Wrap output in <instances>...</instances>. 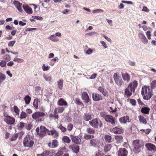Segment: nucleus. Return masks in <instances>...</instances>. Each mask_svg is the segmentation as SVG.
Masks as SVG:
<instances>
[{
  "label": "nucleus",
  "mask_w": 156,
  "mask_h": 156,
  "mask_svg": "<svg viewBox=\"0 0 156 156\" xmlns=\"http://www.w3.org/2000/svg\"><path fill=\"white\" fill-rule=\"evenodd\" d=\"M44 79L47 81H50L51 79V77L48 76H44Z\"/></svg>",
  "instance_id": "obj_52"
},
{
  "label": "nucleus",
  "mask_w": 156,
  "mask_h": 156,
  "mask_svg": "<svg viewBox=\"0 0 156 156\" xmlns=\"http://www.w3.org/2000/svg\"><path fill=\"white\" fill-rule=\"evenodd\" d=\"M62 140L65 143L69 144L71 142V140L69 138L66 136H65L62 137Z\"/></svg>",
  "instance_id": "obj_27"
},
{
  "label": "nucleus",
  "mask_w": 156,
  "mask_h": 156,
  "mask_svg": "<svg viewBox=\"0 0 156 156\" xmlns=\"http://www.w3.org/2000/svg\"><path fill=\"white\" fill-rule=\"evenodd\" d=\"M56 131L55 129H52L50 131L48 130V135L52 136Z\"/></svg>",
  "instance_id": "obj_47"
},
{
  "label": "nucleus",
  "mask_w": 156,
  "mask_h": 156,
  "mask_svg": "<svg viewBox=\"0 0 156 156\" xmlns=\"http://www.w3.org/2000/svg\"><path fill=\"white\" fill-rule=\"evenodd\" d=\"M112 131L115 133H121L123 132V130L121 127H115L112 129Z\"/></svg>",
  "instance_id": "obj_22"
},
{
  "label": "nucleus",
  "mask_w": 156,
  "mask_h": 156,
  "mask_svg": "<svg viewBox=\"0 0 156 156\" xmlns=\"http://www.w3.org/2000/svg\"><path fill=\"white\" fill-rule=\"evenodd\" d=\"M92 115L89 113H85L83 116V119L86 121H88L92 119Z\"/></svg>",
  "instance_id": "obj_21"
},
{
  "label": "nucleus",
  "mask_w": 156,
  "mask_h": 156,
  "mask_svg": "<svg viewBox=\"0 0 156 156\" xmlns=\"http://www.w3.org/2000/svg\"><path fill=\"white\" fill-rule=\"evenodd\" d=\"M73 127V124H69L67 126V129L69 131H71Z\"/></svg>",
  "instance_id": "obj_49"
},
{
  "label": "nucleus",
  "mask_w": 156,
  "mask_h": 156,
  "mask_svg": "<svg viewBox=\"0 0 156 156\" xmlns=\"http://www.w3.org/2000/svg\"><path fill=\"white\" fill-rule=\"evenodd\" d=\"M145 146L148 151L155 152L156 151V147L154 145L151 143H147Z\"/></svg>",
  "instance_id": "obj_12"
},
{
  "label": "nucleus",
  "mask_w": 156,
  "mask_h": 156,
  "mask_svg": "<svg viewBox=\"0 0 156 156\" xmlns=\"http://www.w3.org/2000/svg\"><path fill=\"white\" fill-rule=\"evenodd\" d=\"M13 4L19 12H21L22 11V9L21 7L22 5V3H20L18 1H14L13 2Z\"/></svg>",
  "instance_id": "obj_17"
},
{
  "label": "nucleus",
  "mask_w": 156,
  "mask_h": 156,
  "mask_svg": "<svg viewBox=\"0 0 156 156\" xmlns=\"http://www.w3.org/2000/svg\"><path fill=\"white\" fill-rule=\"evenodd\" d=\"M90 143L92 146L95 147L98 144V141L96 139H92L90 141Z\"/></svg>",
  "instance_id": "obj_26"
},
{
  "label": "nucleus",
  "mask_w": 156,
  "mask_h": 156,
  "mask_svg": "<svg viewBox=\"0 0 156 156\" xmlns=\"http://www.w3.org/2000/svg\"><path fill=\"white\" fill-rule=\"evenodd\" d=\"M83 137L86 140H89L93 138L94 137V136L93 135L85 134L84 135Z\"/></svg>",
  "instance_id": "obj_34"
},
{
  "label": "nucleus",
  "mask_w": 156,
  "mask_h": 156,
  "mask_svg": "<svg viewBox=\"0 0 156 156\" xmlns=\"http://www.w3.org/2000/svg\"><path fill=\"white\" fill-rule=\"evenodd\" d=\"M4 116L5 117L4 120L7 124L10 125L14 124L15 122V119L13 117L9 115H5Z\"/></svg>",
  "instance_id": "obj_10"
},
{
  "label": "nucleus",
  "mask_w": 156,
  "mask_h": 156,
  "mask_svg": "<svg viewBox=\"0 0 156 156\" xmlns=\"http://www.w3.org/2000/svg\"><path fill=\"white\" fill-rule=\"evenodd\" d=\"M100 96L97 93H93L92 94V98H100Z\"/></svg>",
  "instance_id": "obj_63"
},
{
  "label": "nucleus",
  "mask_w": 156,
  "mask_h": 156,
  "mask_svg": "<svg viewBox=\"0 0 156 156\" xmlns=\"http://www.w3.org/2000/svg\"><path fill=\"white\" fill-rule=\"evenodd\" d=\"M90 125L94 128H98L99 126L101 127L103 124L100 120L97 118H95L89 122Z\"/></svg>",
  "instance_id": "obj_7"
},
{
  "label": "nucleus",
  "mask_w": 156,
  "mask_h": 156,
  "mask_svg": "<svg viewBox=\"0 0 156 156\" xmlns=\"http://www.w3.org/2000/svg\"><path fill=\"white\" fill-rule=\"evenodd\" d=\"M136 130V127L135 125H133L130 128L131 132L133 133L135 132Z\"/></svg>",
  "instance_id": "obj_43"
},
{
  "label": "nucleus",
  "mask_w": 156,
  "mask_h": 156,
  "mask_svg": "<svg viewBox=\"0 0 156 156\" xmlns=\"http://www.w3.org/2000/svg\"><path fill=\"white\" fill-rule=\"evenodd\" d=\"M82 98H89V96L86 92H83L82 94Z\"/></svg>",
  "instance_id": "obj_58"
},
{
  "label": "nucleus",
  "mask_w": 156,
  "mask_h": 156,
  "mask_svg": "<svg viewBox=\"0 0 156 156\" xmlns=\"http://www.w3.org/2000/svg\"><path fill=\"white\" fill-rule=\"evenodd\" d=\"M119 122L122 123H126L127 122H129V117L128 116H124L119 119Z\"/></svg>",
  "instance_id": "obj_20"
},
{
  "label": "nucleus",
  "mask_w": 156,
  "mask_h": 156,
  "mask_svg": "<svg viewBox=\"0 0 156 156\" xmlns=\"http://www.w3.org/2000/svg\"><path fill=\"white\" fill-rule=\"evenodd\" d=\"M27 116V115L24 112H22L20 115V118L21 119H24Z\"/></svg>",
  "instance_id": "obj_41"
},
{
  "label": "nucleus",
  "mask_w": 156,
  "mask_h": 156,
  "mask_svg": "<svg viewBox=\"0 0 156 156\" xmlns=\"http://www.w3.org/2000/svg\"><path fill=\"white\" fill-rule=\"evenodd\" d=\"M13 114L15 116H16V115L18 116L20 113V109L16 106H14L13 108Z\"/></svg>",
  "instance_id": "obj_25"
},
{
  "label": "nucleus",
  "mask_w": 156,
  "mask_h": 156,
  "mask_svg": "<svg viewBox=\"0 0 156 156\" xmlns=\"http://www.w3.org/2000/svg\"><path fill=\"white\" fill-rule=\"evenodd\" d=\"M58 127L63 132H66L67 129L65 127L62 126V125L60 124L58 126Z\"/></svg>",
  "instance_id": "obj_40"
},
{
  "label": "nucleus",
  "mask_w": 156,
  "mask_h": 156,
  "mask_svg": "<svg viewBox=\"0 0 156 156\" xmlns=\"http://www.w3.org/2000/svg\"><path fill=\"white\" fill-rule=\"evenodd\" d=\"M25 123L21 122L18 124L17 126L19 129L21 130L25 126Z\"/></svg>",
  "instance_id": "obj_35"
},
{
  "label": "nucleus",
  "mask_w": 156,
  "mask_h": 156,
  "mask_svg": "<svg viewBox=\"0 0 156 156\" xmlns=\"http://www.w3.org/2000/svg\"><path fill=\"white\" fill-rule=\"evenodd\" d=\"M31 98H24L25 103L27 104H28L30 101Z\"/></svg>",
  "instance_id": "obj_56"
},
{
  "label": "nucleus",
  "mask_w": 156,
  "mask_h": 156,
  "mask_svg": "<svg viewBox=\"0 0 156 156\" xmlns=\"http://www.w3.org/2000/svg\"><path fill=\"white\" fill-rule=\"evenodd\" d=\"M103 10L101 9H97L93 10V13H95L96 12H103Z\"/></svg>",
  "instance_id": "obj_61"
},
{
  "label": "nucleus",
  "mask_w": 156,
  "mask_h": 156,
  "mask_svg": "<svg viewBox=\"0 0 156 156\" xmlns=\"http://www.w3.org/2000/svg\"><path fill=\"white\" fill-rule=\"evenodd\" d=\"M13 60L14 62L18 63H22L24 61L23 59L16 57L14 58Z\"/></svg>",
  "instance_id": "obj_37"
},
{
  "label": "nucleus",
  "mask_w": 156,
  "mask_h": 156,
  "mask_svg": "<svg viewBox=\"0 0 156 156\" xmlns=\"http://www.w3.org/2000/svg\"><path fill=\"white\" fill-rule=\"evenodd\" d=\"M4 59L5 60V61H8L10 60L11 58L9 55H6L3 57Z\"/></svg>",
  "instance_id": "obj_44"
},
{
  "label": "nucleus",
  "mask_w": 156,
  "mask_h": 156,
  "mask_svg": "<svg viewBox=\"0 0 156 156\" xmlns=\"http://www.w3.org/2000/svg\"><path fill=\"white\" fill-rule=\"evenodd\" d=\"M49 154V151H47L41 154H37V156H47Z\"/></svg>",
  "instance_id": "obj_39"
},
{
  "label": "nucleus",
  "mask_w": 156,
  "mask_h": 156,
  "mask_svg": "<svg viewBox=\"0 0 156 156\" xmlns=\"http://www.w3.org/2000/svg\"><path fill=\"white\" fill-rule=\"evenodd\" d=\"M71 138L72 141L76 144L80 145L81 144V140L78 136L71 135Z\"/></svg>",
  "instance_id": "obj_11"
},
{
  "label": "nucleus",
  "mask_w": 156,
  "mask_h": 156,
  "mask_svg": "<svg viewBox=\"0 0 156 156\" xmlns=\"http://www.w3.org/2000/svg\"><path fill=\"white\" fill-rule=\"evenodd\" d=\"M149 110L150 109L149 108L147 107H145L144 108H142L141 109V111L143 113L148 114L149 113Z\"/></svg>",
  "instance_id": "obj_32"
},
{
  "label": "nucleus",
  "mask_w": 156,
  "mask_h": 156,
  "mask_svg": "<svg viewBox=\"0 0 156 156\" xmlns=\"http://www.w3.org/2000/svg\"><path fill=\"white\" fill-rule=\"evenodd\" d=\"M48 129L43 126H41L40 128L37 127L36 129V131L40 137H43L45 136L46 133L48 132Z\"/></svg>",
  "instance_id": "obj_5"
},
{
  "label": "nucleus",
  "mask_w": 156,
  "mask_h": 156,
  "mask_svg": "<svg viewBox=\"0 0 156 156\" xmlns=\"http://www.w3.org/2000/svg\"><path fill=\"white\" fill-rule=\"evenodd\" d=\"M113 77L115 83L118 86L121 87L123 85L124 82L122 80L121 77L119 76L117 73H115L114 74Z\"/></svg>",
  "instance_id": "obj_8"
},
{
  "label": "nucleus",
  "mask_w": 156,
  "mask_h": 156,
  "mask_svg": "<svg viewBox=\"0 0 156 156\" xmlns=\"http://www.w3.org/2000/svg\"><path fill=\"white\" fill-rule=\"evenodd\" d=\"M138 36L140 39H142L144 37H145V36L144 35V34L142 33H140L138 34Z\"/></svg>",
  "instance_id": "obj_57"
},
{
  "label": "nucleus",
  "mask_w": 156,
  "mask_h": 156,
  "mask_svg": "<svg viewBox=\"0 0 156 156\" xmlns=\"http://www.w3.org/2000/svg\"><path fill=\"white\" fill-rule=\"evenodd\" d=\"M64 108L62 107L58 108H57L58 112L59 113L62 112L64 110Z\"/></svg>",
  "instance_id": "obj_62"
},
{
  "label": "nucleus",
  "mask_w": 156,
  "mask_h": 156,
  "mask_svg": "<svg viewBox=\"0 0 156 156\" xmlns=\"http://www.w3.org/2000/svg\"><path fill=\"white\" fill-rule=\"evenodd\" d=\"M58 104L60 106H67V102L62 98H61L58 102Z\"/></svg>",
  "instance_id": "obj_23"
},
{
  "label": "nucleus",
  "mask_w": 156,
  "mask_h": 156,
  "mask_svg": "<svg viewBox=\"0 0 156 156\" xmlns=\"http://www.w3.org/2000/svg\"><path fill=\"white\" fill-rule=\"evenodd\" d=\"M98 90L100 92L102 93V94L104 95V96H107L108 92L106 90H105L104 88L101 87H100L98 88Z\"/></svg>",
  "instance_id": "obj_24"
},
{
  "label": "nucleus",
  "mask_w": 156,
  "mask_h": 156,
  "mask_svg": "<svg viewBox=\"0 0 156 156\" xmlns=\"http://www.w3.org/2000/svg\"><path fill=\"white\" fill-rule=\"evenodd\" d=\"M50 67L48 66H46L44 64L42 66V68L43 70L44 71H48L49 70Z\"/></svg>",
  "instance_id": "obj_46"
},
{
  "label": "nucleus",
  "mask_w": 156,
  "mask_h": 156,
  "mask_svg": "<svg viewBox=\"0 0 156 156\" xmlns=\"http://www.w3.org/2000/svg\"><path fill=\"white\" fill-rule=\"evenodd\" d=\"M45 115V113L43 112H37L32 114V117L37 122H41L44 120Z\"/></svg>",
  "instance_id": "obj_3"
},
{
  "label": "nucleus",
  "mask_w": 156,
  "mask_h": 156,
  "mask_svg": "<svg viewBox=\"0 0 156 156\" xmlns=\"http://www.w3.org/2000/svg\"><path fill=\"white\" fill-rule=\"evenodd\" d=\"M146 35L148 38L149 39H151V32L150 31H147L146 32Z\"/></svg>",
  "instance_id": "obj_60"
},
{
  "label": "nucleus",
  "mask_w": 156,
  "mask_h": 156,
  "mask_svg": "<svg viewBox=\"0 0 156 156\" xmlns=\"http://www.w3.org/2000/svg\"><path fill=\"white\" fill-rule=\"evenodd\" d=\"M86 131L88 133L94 134L95 133V131L94 129L93 128H88L87 129Z\"/></svg>",
  "instance_id": "obj_36"
},
{
  "label": "nucleus",
  "mask_w": 156,
  "mask_h": 156,
  "mask_svg": "<svg viewBox=\"0 0 156 156\" xmlns=\"http://www.w3.org/2000/svg\"><path fill=\"white\" fill-rule=\"evenodd\" d=\"M42 100L40 98H35L33 103V105L36 108H37L38 105L41 103Z\"/></svg>",
  "instance_id": "obj_16"
},
{
  "label": "nucleus",
  "mask_w": 156,
  "mask_h": 156,
  "mask_svg": "<svg viewBox=\"0 0 156 156\" xmlns=\"http://www.w3.org/2000/svg\"><path fill=\"white\" fill-rule=\"evenodd\" d=\"M151 85L153 87H156V80H153L151 83Z\"/></svg>",
  "instance_id": "obj_64"
},
{
  "label": "nucleus",
  "mask_w": 156,
  "mask_h": 156,
  "mask_svg": "<svg viewBox=\"0 0 156 156\" xmlns=\"http://www.w3.org/2000/svg\"><path fill=\"white\" fill-rule=\"evenodd\" d=\"M100 43L105 48H107L106 44L104 41H100Z\"/></svg>",
  "instance_id": "obj_55"
},
{
  "label": "nucleus",
  "mask_w": 156,
  "mask_h": 156,
  "mask_svg": "<svg viewBox=\"0 0 156 156\" xmlns=\"http://www.w3.org/2000/svg\"><path fill=\"white\" fill-rule=\"evenodd\" d=\"M34 143V141L30 139L29 135L27 136L24 139L23 144L24 147L31 148L33 146Z\"/></svg>",
  "instance_id": "obj_4"
},
{
  "label": "nucleus",
  "mask_w": 156,
  "mask_h": 156,
  "mask_svg": "<svg viewBox=\"0 0 156 156\" xmlns=\"http://www.w3.org/2000/svg\"><path fill=\"white\" fill-rule=\"evenodd\" d=\"M137 84V82L136 80H135L133 82L130 83L128 87L125 90V95L127 97L130 96L132 94V92H134Z\"/></svg>",
  "instance_id": "obj_1"
},
{
  "label": "nucleus",
  "mask_w": 156,
  "mask_h": 156,
  "mask_svg": "<svg viewBox=\"0 0 156 156\" xmlns=\"http://www.w3.org/2000/svg\"><path fill=\"white\" fill-rule=\"evenodd\" d=\"M105 120L107 122L111 123L112 125H115L117 124L116 119L110 115H108L107 116H105Z\"/></svg>",
  "instance_id": "obj_9"
},
{
  "label": "nucleus",
  "mask_w": 156,
  "mask_h": 156,
  "mask_svg": "<svg viewBox=\"0 0 156 156\" xmlns=\"http://www.w3.org/2000/svg\"><path fill=\"white\" fill-rule=\"evenodd\" d=\"M23 7L25 11L27 14H30L33 13V11L31 7L29 5H23Z\"/></svg>",
  "instance_id": "obj_13"
},
{
  "label": "nucleus",
  "mask_w": 156,
  "mask_h": 156,
  "mask_svg": "<svg viewBox=\"0 0 156 156\" xmlns=\"http://www.w3.org/2000/svg\"><path fill=\"white\" fill-rule=\"evenodd\" d=\"M57 83L58 88L60 89H62L63 86V80L62 79H60L58 81Z\"/></svg>",
  "instance_id": "obj_33"
},
{
  "label": "nucleus",
  "mask_w": 156,
  "mask_h": 156,
  "mask_svg": "<svg viewBox=\"0 0 156 156\" xmlns=\"http://www.w3.org/2000/svg\"><path fill=\"white\" fill-rule=\"evenodd\" d=\"M69 148L76 153H77L79 151V147L76 145L73 144L69 145Z\"/></svg>",
  "instance_id": "obj_15"
},
{
  "label": "nucleus",
  "mask_w": 156,
  "mask_h": 156,
  "mask_svg": "<svg viewBox=\"0 0 156 156\" xmlns=\"http://www.w3.org/2000/svg\"><path fill=\"white\" fill-rule=\"evenodd\" d=\"M122 76L124 81H126L127 83L129 82L130 76L127 73H122Z\"/></svg>",
  "instance_id": "obj_19"
},
{
  "label": "nucleus",
  "mask_w": 156,
  "mask_h": 156,
  "mask_svg": "<svg viewBox=\"0 0 156 156\" xmlns=\"http://www.w3.org/2000/svg\"><path fill=\"white\" fill-rule=\"evenodd\" d=\"M15 43V40L10 41L8 43V46L9 47H12Z\"/></svg>",
  "instance_id": "obj_50"
},
{
  "label": "nucleus",
  "mask_w": 156,
  "mask_h": 156,
  "mask_svg": "<svg viewBox=\"0 0 156 156\" xmlns=\"http://www.w3.org/2000/svg\"><path fill=\"white\" fill-rule=\"evenodd\" d=\"M63 154V151H59L55 154V156H62Z\"/></svg>",
  "instance_id": "obj_53"
},
{
  "label": "nucleus",
  "mask_w": 156,
  "mask_h": 156,
  "mask_svg": "<svg viewBox=\"0 0 156 156\" xmlns=\"http://www.w3.org/2000/svg\"><path fill=\"white\" fill-rule=\"evenodd\" d=\"M111 147L110 144H107L104 147V151L105 152H107L111 149Z\"/></svg>",
  "instance_id": "obj_38"
},
{
  "label": "nucleus",
  "mask_w": 156,
  "mask_h": 156,
  "mask_svg": "<svg viewBox=\"0 0 156 156\" xmlns=\"http://www.w3.org/2000/svg\"><path fill=\"white\" fill-rule=\"evenodd\" d=\"M5 79V75L0 73V83L2 82Z\"/></svg>",
  "instance_id": "obj_42"
},
{
  "label": "nucleus",
  "mask_w": 156,
  "mask_h": 156,
  "mask_svg": "<svg viewBox=\"0 0 156 156\" xmlns=\"http://www.w3.org/2000/svg\"><path fill=\"white\" fill-rule=\"evenodd\" d=\"M58 146V142L56 140H53L51 143H48V146L50 148H54L57 147Z\"/></svg>",
  "instance_id": "obj_18"
},
{
  "label": "nucleus",
  "mask_w": 156,
  "mask_h": 156,
  "mask_svg": "<svg viewBox=\"0 0 156 156\" xmlns=\"http://www.w3.org/2000/svg\"><path fill=\"white\" fill-rule=\"evenodd\" d=\"M127 154V151L124 148L119 149L118 151V154L119 156H126Z\"/></svg>",
  "instance_id": "obj_14"
},
{
  "label": "nucleus",
  "mask_w": 156,
  "mask_h": 156,
  "mask_svg": "<svg viewBox=\"0 0 156 156\" xmlns=\"http://www.w3.org/2000/svg\"><path fill=\"white\" fill-rule=\"evenodd\" d=\"M32 127V125L31 124H29L26 126V128L27 130H30Z\"/></svg>",
  "instance_id": "obj_59"
},
{
  "label": "nucleus",
  "mask_w": 156,
  "mask_h": 156,
  "mask_svg": "<svg viewBox=\"0 0 156 156\" xmlns=\"http://www.w3.org/2000/svg\"><path fill=\"white\" fill-rule=\"evenodd\" d=\"M138 118L140 122L145 124H146L147 123V122L146 119L143 115H140L139 116Z\"/></svg>",
  "instance_id": "obj_31"
},
{
  "label": "nucleus",
  "mask_w": 156,
  "mask_h": 156,
  "mask_svg": "<svg viewBox=\"0 0 156 156\" xmlns=\"http://www.w3.org/2000/svg\"><path fill=\"white\" fill-rule=\"evenodd\" d=\"M133 151L136 153H139L140 151V148L142 146V143L139 140H136L133 141Z\"/></svg>",
  "instance_id": "obj_6"
},
{
  "label": "nucleus",
  "mask_w": 156,
  "mask_h": 156,
  "mask_svg": "<svg viewBox=\"0 0 156 156\" xmlns=\"http://www.w3.org/2000/svg\"><path fill=\"white\" fill-rule=\"evenodd\" d=\"M29 5L31 6L32 5H33L34 6V9L35 10V12H37V11H36V9H38V10L39 9V8H38L37 5H35L34 4H30Z\"/></svg>",
  "instance_id": "obj_51"
},
{
  "label": "nucleus",
  "mask_w": 156,
  "mask_h": 156,
  "mask_svg": "<svg viewBox=\"0 0 156 156\" xmlns=\"http://www.w3.org/2000/svg\"><path fill=\"white\" fill-rule=\"evenodd\" d=\"M6 62L4 60H2L0 62V66L2 67H4L6 66Z\"/></svg>",
  "instance_id": "obj_45"
},
{
  "label": "nucleus",
  "mask_w": 156,
  "mask_h": 156,
  "mask_svg": "<svg viewBox=\"0 0 156 156\" xmlns=\"http://www.w3.org/2000/svg\"><path fill=\"white\" fill-rule=\"evenodd\" d=\"M105 141L108 143H111L113 140V139L112 138L111 136L106 135L105 136Z\"/></svg>",
  "instance_id": "obj_28"
},
{
  "label": "nucleus",
  "mask_w": 156,
  "mask_h": 156,
  "mask_svg": "<svg viewBox=\"0 0 156 156\" xmlns=\"http://www.w3.org/2000/svg\"><path fill=\"white\" fill-rule=\"evenodd\" d=\"M48 39L53 42H58L59 41V39L55 36L54 35H52L48 37Z\"/></svg>",
  "instance_id": "obj_29"
},
{
  "label": "nucleus",
  "mask_w": 156,
  "mask_h": 156,
  "mask_svg": "<svg viewBox=\"0 0 156 156\" xmlns=\"http://www.w3.org/2000/svg\"><path fill=\"white\" fill-rule=\"evenodd\" d=\"M141 40L142 42L144 44H146L148 42V41L145 36Z\"/></svg>",
  "instance_id": "obj_48"
},
{
  "label": "nucleus",
  "mask_w": 156,
  "mask_h": 156,
  "mask_svg": "<svg viewBox=\"0 0 156 156\" xmlns=\"http://www.w3.org/2000/svg\"><path fill=\"white\" fill-rule=\"evenodd\" d=\"M130 103L133 105H136V101L134 99H130Z\"/></svg>",
  "instance_id": "obj_54"
},
{
  "label": "nucleus",
  "mask_w": 156,
  "mask_h": 156,
  "mask_svg": "<svg viewBox=\"0 0 156 156\" xmlns=\"http://www.w3.org/2000/svg\"><path fill=\"white\" fill-rule=\"evenodd\" d=\"M115 139L116 140L117 143H120L123 141V138L121 136L118 135L115 136Z\"/></svg>",
  "instance_id": "obj_30"
},
{
  "label": "nucleus",
  "mask_w": 156,
  "mask_h": 156,
  "mask_svg": "<svg viewBox=\"0 0 156 156\" xmlns=\"http://www.w3.org/2000/svg\"><path fill=\"white\" fill-rule=\"evenodd\" d=\"M141 94L143 98H151L153 95L152 89L149 86H145L142 88Z\"/></svg>",
  "instance_id": "obj_2"
}]
</instances>
